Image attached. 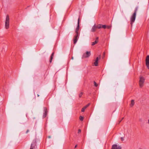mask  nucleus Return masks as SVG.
Masks as SVG:
<instances>
[{
    "instance_id": "0eeeda50",
    "label": "nucleus",
    "mask_w": 149,
    "mask_h": 149,
    "mask_svg": "<svg viewBox=\"0 0 149 149\" xmlns=\"http://www.w3.org/2000/svg\"><path fill=\"white\" fill-rule=\"evenodd\" d=\"M146 64L147 68L149 69V55L148 56L146 57Z\"/></svg>"
},
{
    "instance_id": "b1692460",
    "label": "nucleus",
    "mask_w": 149,
    "mask_h": 149,
    "mask_svg": "<svg viewBox=\"0 0 149 149\" xmlns=\"http://www.w3.org/2000/svg\"><path fill=\"white\" fill-rule=\"evenodd\" d=\"M121 140L122 141H123V140H124V139H123V137H121Z\"/></svg>"
},
{
    "instance_id": "20e7f679",
    "label": "nucleus",
    "mask_w": 149,
    "mask_h": 149,
    "mask_svg": "<svg viewBox=\"0 0 149 149\" xmlns=\"http://www.w3.org/2000/svg\"><path fill=\"white\" fill-rule=\"evenodd\" d=\"M145 80V79L144 77H140L139 81V85L140 88H142L143 86Z\"/></svg>"
},
{
    "instance_id": "9b49d317",
    "label": "nucleus",
    "mask_w": 149,
    "mask_h": 149,
    "mask_svg": "<svg viewBox=\"0 0 149 149\" xmlns=\"http://www.w3.org/2000/svg\"><path fill=\"white\" fill-rule=\"evenodd\" d=\"M97 27L96 26V25L95 24L92 27V28L91 29V31L92 32H95L97 29Z\"/></svg>"
},
{
    "instance_id": "c85d7f7f",
    "label": "nucleus",
    "mask_w": 149,
    "mask_h": 149,
    "mask_svg": "<svg viewBox=\"0 0 149 149\" xmlns=\"http://www.w3.org/2000/svg\"><path fill=\"white\" fill-rule=\"evenodd\" d=\"M148 123L149 124V120H148Z\"/></svg>"
},
{
    "instance_id": "cd10ccee",
    "label": "nucleus",
    "mask_w": 149,
    "mask_h": 149,
    "mask_svg": "<svg viewBox=\"0 0 149 149\" xmlns=\"http://www.w3.org/2000/svg\"><path fill=\"white\" fill-rule=\"evenodd\" d=\"M123 118H124L123 117L122 118V119L121 120H122L123 119Z\"/></svg>"
},
{
    "instance_id": "4468645a",
    "label": "nucleus",
    "mask_w": 149,
    "mask_h": 149,
    "mask_svg": "<svg viewBox=\"0 0 149 149\" xmlns=\"http://www.w3.org/2000/svg\"><path fill=\"white\" fill-rule=\"evenodd\" d=\"M54 55V53L53 52L52 53V54L51 56H50V58L49 60V62L50 63H51L52 62V61Z\"/></svg>"
},
{
    "instance_id": "bb28decb",
    "label": "nucleus",
    "mask_w": 149,
    "mask_h": 149,
    "mask_svg": "<svg viewBox=\"0 0 149 149\" xmlns=\"http://www.w3.org/2000/svg\"><path fill=\"white\" fill-rule=\"evenodd\" d=\"M121 120H120L119 121V123H120V122L121 121Z\"/></svg>"
},
{
    "instance_id": "a211bd4d",
    "label": "nucleus",
    "mask_w": 149,
    "mask_h": 149,
    "mask_svg": "<svg viewBox=\"0 0 149 149\" xmlns=\"http://www.w3.org/2000/svg\"><path fill=\"white\" fill-rule=\"evenodd\" d=\"M79 119L80 120L82 121L84 119V117L81 116H80L79 117Z\"/></svg>"
},
{
    "instance_id": "f3484780",
    "label": "nucleus",
    "mask_w": 149,
    "mask_h": 149,
    "mask_svg": "<svg viewBox=\"0 0 149 149\" xmlns=\"http://www.w3.org/2000/svg\"><path fill=\"white\" fill-rule=\"evenodd\" d=\"M102 28L105 29L106 28V26L105 25H102Z\"/></svg>"
},
{
    "instance_id": "6e6552de",
    "label": "nucleus",
    "mask_w": 149,
    "mask_h": 149,
    "mask_svg": "<svg viewBox=\"0 0 149 149\" xmlns=\"http://www.w3.org/2000/svg\"><path fill=\"white\" fill-rule=\"evenodd\" d=\"M44 112L43 116V118H45L47 114L48 111L46 107H44Z\"/></svg>"
},
{
    "instance_id": "6ab92c4d",
    "label": "nucleus",
    "mask_w": 149,
    "mask_h": 149,
    "mask_svg": "<svg viewBox=\"0 0 149 149\" xmlns=\"http://www.w3.org/2000/svg\"><path fill=\"white\" fill-rule=\"evenodd\" d=\"M94 86L96 87H97L98 86V84H97L95 81H94Z\"/></svg>"
},
{
    "instance_id": "aec40b11",
    "label": "nucleus",
    "mask_w": 149,
    "mask_h": 149,
    "mask_svg": "<svg viewBox=\"0 0 149 149\" xmlns=\"http://www.w3.org/2000/svg\"><path fill=\"white\" fill-rule=\"evenodd\" d=\"M134 105V103H131L130 104V106L131 107H132Z\"/></svg>"
},
{
    "instance_id": "f257e3e1",
    "label": "nucleus",
    "mask_w": 149,
    "mask_h": 149,
    "mask_svg": "<svg viewBox=\"0 0 149 149\" xmlns=\"http://www.w3.org/2000/svg\"><path fill=\"white\" fill-rule=\"evenodd\" d=\"M79 21H80V18L79 17L78 19V22H77V28L75 29V35L74 38H73V43L74 44H75L77 42L78 39L79 38V33L78 31L79 29Z\"/></svg>"
},
{
    "instance_id": "5701e85b",
    "label": "nucleus",
    "mask_w": 149,
    "mask_h": 149,
    "mask_svg": "<svg viewBox=\"0 0 149 149\" xmlns=\"http://www.w3.org/2000/svg\"><path fill=\"white\" fill-rule=\"evenodd\" d=\"M134 100H131V102H134Z\"/></svg>"
},
{
    "instance_id": "9d476101",
    "label": "nucleus",
    "mask_w": 149,
    "mask_h": 149,
    "mask_svg": "<svg viewBox=\"0 0 149 149\" xmlns=\"http://www.w3.org/2000/svg\"><path fill=\"white\" fill-rule=\"evenodd\" d=\"M111 149H121L120 146H118L117 145L115 144L112 146Z\"/></svg>"
},
{
    "instance_id": "f8f14e48",
    "label": "nucleus",
    "mask_w": 149,
    "mask_h": 149,
    "mask_svg": "<svg viewBox=\"0 0 149 149\" xmlns=\"http://www.w3.org/2000/svg\"><path fill=\"white\" fill-rule=\"evenodd\" d=\"M98 37H97L96 38V40L94 42L92 43V46L95 45V44H97L98 42Z\"/></svg>"
},
{
    "instance_id": "423d86ee",
    "label": "nucleus",
    "mask_w": 149,
    "mask_h": 149,
    "mask_svg": "<svg viewBox=\"0 0 149 149\" xmlns=\"http://www.w3.org/2000/svg\"><path fill=\"white\" fill-rule=\"evenodd\" d=\"M36 141H33L32 143L30 149H35L36 147Z\"/></svg>"
},
{
    "instance_id": "f03ea898",
    "label": "nucleus",
    "mask_w": 149,
    "mask_h": 149,
    "mask_svg": "<svg viewBox=\"0 0 149 149\" xmlns=\"http://www.w3.org/2000/svg\"><path fill=\"white\" fill-rule=\"evenodd\" d=\"M138 9V7H136L135 9V10L134 11V12L132 15V16L130 17V24L131 26V27H132V25L133 23L134 22L136 16V13Z\"/></svg>"
},
{
    "instance_id": "393cba45",
    "label": "nucleus",
    "mask_w": 149,
    "mask_h": 149,
    "mask_svg": "<svg viewBox=\"0 0 149 149\" xmlns=\"http://www.w3.org/2000/svg\"><path fill=\"white\" fill-rule=\"evenodd\" d=\"M29 130H27L26 131V133H28V132H29Z\"/></svg>"
},
{
    "instance_id": "412c9836",
    "label": "nucleus",
    "mask_w": 149,
    "mask_h": 149,
    "mask_svg": "<svg viewBox=\"0 0 149 149\" xmlns=\"http://www.w3.org/2000/svg\"><path fill=\"white\" fill-rule=\"evenodd\" d=\"M111 27V26H106V28L108 29H110Z\"/></svg>"
},
{
    "instance_id": "7ed1b4c3",
    "label": "nucleus",
    "mask_w": 149,
    "mask_h": 149,
    "mask_svg": "<svg viewBox=\"0 0 149 149\" xmlns=\"http://www.w3.org/2000/svg\"><path fill=\"white\" fill-rule=\"evenodd\" d=\"M9 21L10 18L9 16L8 15H7L6 16L5 22V27L6 29H7L9 28Z\"/></svg>"
},
{
    "instance_id": "39448f33",
    "label": "nucleus",
    "mask_w": 149,
    "mask_h": 149,
    "mask_svg": "<svg viewBox=\"0 0 149 149\" xmlns=\"http://www.w3.org/2000/svg\"><path fill=\"white\" fill-rule=\"evenodd\" d=\"M91 54L90 52L87 51L86 53H84L82 56L83 58H86L88 57Z\"/></svg>"
},
{
    "instance_id": "4be33fe9",
    "label": "nucleus",
    "mask_w": 149,
    "mask_h": 149,
    "mask_svg": "<svg viewBox=\"0 0 149 149\" xmlns=\"http://www.w3.org/2000/svg\"><path fill=\"white\" fill-rule=\"evenodd\" d=\"M81 132V130L80 129H79L78 130V133H79Z\"/></svg>"
},
{
    "instance_id": "c756f323",
    "label": "nucleus",
    "mask_w": 149,
    "mask_h": 149,
    "mask_svg": "<svg viewBox=\"0 0 149 149\" xmlns=\"http://www.w3.org/2000/svg\"><path fill=\"white\" fill-rule=\"evenodd\" d=\"M39 96V95L38 94V97Z\"/></svg>"
},
{
    "instance_id": "dca6fc26",
    "label": "nucleus",
    "mask_w": 149,
    "mask_h": 149,
    "mask_svg": "<svg viewBox=\"0 0 149 149\" xmlns=\"http://www.w3.org/2000/svg\"><path fill=\"white\" fill-rule=\"evenodd\" d=\"M83 92H81L79 94V98H80L82 96V95H83Z\"/></svg>"
},
{
    "instance_id": "ddd939ff",
    "label": "nucleus",
    "mask_w": 149,
    "mask_h": 149,
    "mask_svg": "<svg viewBox=\"0 0 149 149\" xmlns=\"http://www.w3.org/2000/svg\"><path fill=\"white\" fill-rule=\"evenodd\" d=\"M90 103H88L87 105L81 109V111L83 112L90 105Z\"/></svg>"
},
{
    "instance_id": "a878e982",
    "label": "nucleus",
    "mask_w": 149,
    "mask_h": 149,
    "mask_svg": "<svg viewBox=\"0 0 149 149\" xmlns=\"http://www.w3.org/2000/svg\"><path fill=\"white\" fill-rule=\"evenodd\" d=\"M77 145H75L74 147V148H76L77 147Z\"/></svg>"
},
{
    "instance_id": "7c9ffc66",
    "label": "nucleus",
    "mask_w": 149,
    "mask_h": 149,
    "mask_svg": "<svg viewBox=\"0 0 149 149\" xmlns=\"http://www.w3.org/2000/svg\"><path fill=\"white\" fill-rule=\"evenodd\" d=\"M140 120V121H141V119H140V120Z\"/></svg>"
},
{
    "instance_id": "2eb2a0df",
    "label": "nucleus",
    "mask_w": 149,
    "mask_h": 149,
    "mask_svg": "<svg viewBox=\"0 0 149 149\" xmlns=\"http://www.w3.org/2000/svg\"><path fill=\"white\" fill-rule=\"evenodd\" d=\"M96 26L97 27V29H100L102 28V24H99L97 25H96Z\"/></svg>"
},
{
    "instance_id": "1a4fd4ad",
    "label": "nucleus",
    "mask_w": 149,
    "mask_h": 149,
    "mask_svg": "<svg viewBox=\"0 0 149 149\" xmlns=\"http://www.w3.org/2000/svg\"><path fill=\"white\" fill-rule=\"evenodd\" d=\"M99 58V59L100 58L101 56H100V55L99 56V57H97L96 58V59H95V62L94 63V65L95 66H97L98 65V60Z\"/></svg>"
}]
</instances>
